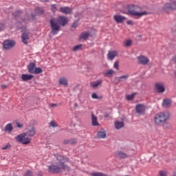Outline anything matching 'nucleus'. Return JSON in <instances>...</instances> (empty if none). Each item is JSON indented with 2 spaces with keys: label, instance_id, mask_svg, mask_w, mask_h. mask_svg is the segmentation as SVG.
<instances>
[{
  "label": "nucleus",
  "instance_id": "nucleus-3",
  "mask_svg": "<svg viewBox=\"0 0 176 176\" xmlns=\"http://www.w3.org/2000/svg\"><path fill=\"white\" fill-rule=\"evenodd\" d=\"M126 10H128V13H129L131 16H134L138 19H140V17H142V16L148 14V12L146 11L140 12H141V7H140V6L134 4L128 5L126 6Z\"/></svg>",
  "mask_w": 176,
  "mask_h": 176
},
{
  "label": "nucleus",
  "instance_id": "nucleus-34",
  "mask_svg": "<svg viewBox=\"0 0 176 176\" xmlns=\"http://www.w3.org/2000/svg\"><path fill=\"white\" fill-rule=\"evenodd\" d=\"M113 74H115V71H113V69H109L104 74V76H109V75H113Z\"/></svg>",
  "mask_w": 176,
  "mask_h": 176
},
{
  "label": "nucleus",
  "instance_id": "nucleus-40",
  "mask_svg": "<svg viewBox=\"0 0 176 176\" xmlns=\"http://www.w3.org/2000/svg\"><path fill=\"white\" fill-rule=\"evenodd\" d=\"M50 126H51V127H58V125L54 121H51Z\"/></svg>",
  "mask_w": 176,
  "mask_h": 176
},
{
  "label": "nucleus",
  "instance_id": "nucleus-20",
  "mask_svg": "<svg viewBox=\"0 0 176 176\" xmlns=\"http://www.w3.org/2000/svg\"><path fill=\"white\" fill-rule=\"evenodd\" d=\"M116 56H118V52L116 51L109 52L108 54V58L109 60H113Z\"/></svg>",
  "mask_w": 176,
  "mask_h": 176
},
{
  "label": "nucleus",
  "instance_id": "nucleus-4",
  "mask_svg": "<svg viewBox=\"0 0 176 176\" xmlns=\"http://www.w3.org/2000/svg\"><path fill=\"white\" fill-rule=\"evenodd\" d=\"M61 170H69V167L62 162H58L57 165H51L48 167L49 173H52L53 174H58V173H61Z\"/></svg>",
  "mask_w": 176,
  "mask_h": 176
},
{
  "label": "nucleus",
  "instance_id": "nucleus-22",
  "mask_svg": "<svg viewBox=\"0 0 176 176\" xmlns=\"http://www.w3.org/2000/svg\"><path fill=\"white\" fill-rule=\"evenodd\" d=\"M89 36H90V33H89V32H82L80 35L79 38H80V39H83L84 41H86V39L89 38Z\"/></svg>",
  "mask_w": 176,
  "mask_h": 176
},
{
  "label": "nucleus",
  "instance_id": "nucleus-24",
  "mask_svg": "<svg viewBox=\"0 0 176 176\" xmlns=\"http://www.w3.org/2000/svg\"><path fill=\"white\" fill-rule=\"evenodd\" d=\"M115 126L117 130L122 129V127H124V122L117 121L115 122Z\"/></svg>",
  "mask_w": 176,
  "mask_h": 176
},
{
  "label": "nucleus",
  "instance_id": "nucleus-6",
  "mask_svg": "<svg viewBox=\"0 0 176 176\" xmlns=\"http://www.w3.org/2000/svg\"><path fill=\"white\" fill-rule=\"evenodd\" d=\"M16 46V41L13 40H5L3 43V47L5 50L13 49Z\"/></svg>",
  "mask_w": 176,
  "mask_h": 176
},
{
  "label": "nucleus",
  "instance_id": "nucleus-38",
  "mask_svg": "<svg viewBox=\"0 0 176 176\" xmlns=\"http://www.w3.org/2000/svg\"><path fill=\"white\" fill-rule=\"evenodd\" d=\"M51 9L53 13H56V12H57V7L56 6V4H52L51 6Z\"/></svg>",
  "mask_w": 176,
  "mask_h": 176
},
{
  "label": "nucleus",
  "instance_id": "nucleus-43",
  "mask_svg": "<svg viewBox=\"0 0 176 176\" xmlns=\"http://www.w3.org/2000/svg\"><path fill=\"white\" fill-rule=\"evenodd\" d=\"M27 21H30V18L27 16L25 18L23 19L21 23H27Z\"/></svg>",
  "mask_w": 176,
  "mask_h": 176
},
{
  "label": "nucleus",
  "instance_id": "nucleus-55",
  "mask_svg": "<svg viewBox=\"0 0 176 176\" xmlns=\"http://www.w3.org/2000/svg\"><path fill=\"white\" fill-rule=\"evenodd\" d=\"M31 16H32V19L34 20V19H35V15L31 14Z\"/></svg>",
  "mask_w": 176,
  "mask_h": 176
},
{
  "label": "nucleus",
  "instance_id": "nucleus-48",
  "mask_svg": "<svg viewBox=\"0 0 176 176\" xmlns=\"http://www.w3.org/2000/svg\"><path fill=\"white\" fill-rule=\"evenodd\" d=\"M23 124H20L19 122H16V127H18L19 129H23Z\"/></svg>",
  "mask_w": 176,
  "mask_h": 176
},
{
  "label": "nucleus",
  "instance_id": "nucleus-30",
  "mask_svg": "<svg viewBox=\"0 0 176 176\" xmlns=\"http://www.w3.org/2000/svg\"><path fill=\"white\" fill-rule=\"evenodd\" d=\"M82 46H83V45H82V44L77 45H76L73 47L72 51L73 52H78V50H81Z\"/></svg>",
  "mask_w": 176,
  "mask_h": 176
},
{
  "label": "nucleus",
  "instance_id": "nucleus-12",
  "mask_svg": "<svg viewBox=\"0 0 176 176\" xmlns=\"http://www.w3.org/2000/svg\"><path fill=\"white\" fill-rule=\"evenodd\" d=\"M21 41L24 45H28V41H30V33L23 32L21 35Z\"/></svg>",
  "mask_w": 176,
  "mask_h": 176
},
{
  "label": "nucleus",
  "instance_id": "nucleus-16",
  "mask_svg": "<svg viewBox=\"0 0 176 176\" xmlns=\"http://www.w3.org/2000/svg\"><path fill=\"white\" fill-rule=\"evenodd\" d=\"M36 67V64H35L32 62L29 63V65L28 66V72L30 74H34Z\"/></svg>",
  "mask_w": 176,
  "mask_h": 176
},
{
  "label": "nucleus",
  "instance_id": "nucleus-18",
  "mask_svg": "<svg viewBox=\"0 0 176 176\" xmlns=\"http://www.w3.org/2000/svg\"><path fill=\"white\" fill-rule=\"evenodd\" d=\"M35 133V128L32 127L30 129L28 130L26 133H23V134H26V135H28L29 137H34Z\"/></svg>",
  "mask_w": 176,
  "mask_h": 176
},
{
  "label": "nucleus",
  "instance_id": "nucleus-44",
  "mask_svg": "<svg viewBox=\"0 0 176 176\" xmlns=\"http://www.w3.org/2000/svg\"><path fill=\"white\" fill-rule=\"evenodd\" d=\"M114 68H116V69H117V70L119 69V62L118 61H116L114 63Z\"/></svg>",
  "mask_w": 176,
  "mask_h": 176
},
{
  "label": "nucleus",
  "instance_id": "nucleus-13",
  "mask_svg": "<svg viewBox=\"0 0 176 176\" xmlns=\"http://www.w3.org/2000/svg\"><path fill=\"white\" fill-rule=\"evenodd\" d=\"M113 19L118 24H120V23H123V21H124V20H126V17H124L122 15H115L113 16Z\"/></svg>",
  "mask_w": 176,
  "mask_h": 176
},
{
  "label": "nucleus",
  "instance_id": "nucleus-56",
  "mask_svg": "<svg viewBox=\"0 0 176 176\" xmlns=\"http://www.w3.org/2000/svg\"><path fill=\"white\" fill-rule=\"evenodd\" d=\"M74 107H78V104H77V103H75V104H74Z\"/></svg>",
  "mask_w": 176,
  "mask_h": 176
},
{
  "label": "nucleus",
  "instance_id": "nucleus-14",
  "mask_svg": "<svg viewBox=\"0 0 176 176\" xmlns=\"http://www.w3.org/2000/svg\"><path fill=\"white\" fill-rule=\"evenodd\" d=\"M21 79L23 82H28V80H32L34 76L31 74H22Z\"/></svg>",
  "mask_w": 176,
  "mask_h": 176
},
{
  "label": "nucleus",
  "instance_id": "nucleus-25",
  "mask_svg": "<svg viewBox=\"0 0 176 176\" xmlns=\"http://www.w3.org/2000/svg\"><path fill=\"white\" fill-rule=\"evenodd\" d=\"M171 105V100L168 98L164 99L162 102V107H170Z\"/></svg>",
  "mask_w": 176,
  "mask_h": 176
},
{
  "label": "nucleus",
  "instance_id": "nucleus-52",
  "mask_svg": "<svg viewBox=\"0 0 176 176\" xmlns=\"http://www.w3.org/2000/svg\"><path fill=\"white\" fill-rule=\"evenodd\" d=\"M7 86L6 85H1V89H6Z\"/></svg>",
  "mask_w": 176,
  "mask_h": 176
},
{
  "label": "nucleus",
  "instance_id": "nucleus-1",
  "mask_svg": "<svg viewBox=\"0 0 176 176\" xmlns=\"http://www.w3.org/2000/svg\"><path fill=\"white\" fill-rule=\"evenodd\" d=\"M69 20L64 16H59L57 18H52L50 20L52 35H57L61 30V27H65Z\"/></svg>",
  "mask_w": 176,
  "mask_h": 176
},
{
  "label": "nucleus",
  "instance_id": "nucleus-51",
  "mask_svg": "<svg viewBox=\"0 0 176 176\" xmlns=\"http://www.w3.org/2000/svg\"><path fill=\"white\" fill-rule=\"evenodd\" d=\"M104 118H109V114L108 113H104Z\"/></svg>",
  "mask_w": 176,
  "mask_h": 176
},
{
  "label": "nucleus",
  "instance_id": "nucleus-29",
  "mask_svg": "<svg viewBox=\"0 0 176 176\" xmlns=\"http://www.w3.org/2000/svg\"><path fill=\"white\" fill-rule=\"evenodd\" d=\"M21 11H16V12L12 13V16L16 20H19V17H21Z\"/></svg>",
  "mask_w": 176,
  "mask_h": 176
},
{
  "label": "nucleus",
  "instance_id": "nucleus-57",
  "mask_svg": "<svg viewBox=\"0 0 176 176\" xmlns=\"http://www.w3.org/2000/svg\"><path fill=\"white\" fill-rule=\"evenodd\" d=\"M173 176H176V173H174V174H173Z\"/></svg>",
  "mask_w": 176,
  "mask_h": 176
},
{
  "label": "nucleus",
  "instance_id": "nucleus-54",
  "mask_svg": "<svg viewBox=\"0 0 176 176\" xmlns=\"http://www.w3.org/2000/svg\"><path fill=\"white\" fill-rule=\"evenodd\" d=\"M41 2H49V0H40Z\"/></svg>",
  "mask_w": 176,
  "mask_h": 176
},
{
  "label": "nucleus",
  "instance_id": "nucleus-7",
  "mask_svg": "<svg viewBox=\"0 0 176 176\" xmlns=\"http://www.w3.org/2000/svg\"><path fill=\"white\" fill-rule=\"evenodd\" d=\"M135 109L136 111V113H139V115H145L146 107L143 104H136Z\"/></svg>",
  "mask_w": 176,
  "mask_h": 176
},
{
  "label": "nucleus",
  "instance_id": "nucleus-31",
  "mask_svg": "<svg viewBox=\"0 0 176 176\" xmlns=\"http://www.w3.org/2000/svg\"><path fill=\"white\" fill-rule=\"evenodd\" d=\"M91 176H108L107 174L102 173L101 172L92 173H91Z\"/></svg>",
  "mask_w": 176,
  "mask_h": 176
},
{
  "label": "nucleus",
  "instance_id": "nucleus-26",
  "mask_svg": "<svg viewBox=\"0 0 176 176\" xmlns=\"http://www.w3.org/2000/svg\"><path fill=\"white\" fill-rule=\"evenodd\" d=\"M59 83L60 85H63V86H68V80H67V78L65 77H62L59 79Z\"/></svg>",
  "mask_w": 176,
  "mask_h": 176
},
{
  "label": "nucleus",
  "instance_id": "nucleus-23",
  "mask_svg": "<svg viewBox=\"0 0 176 176\" xmlns=\"http://www.w3.org/2000/svg\"><path fill=\"white\" fill-rule=\"evenodd\" d=\"M101 83H102V80H98L97 81H94L91 82V87H98V86H100V85H101Z\"/></svg>",
  "mask_w": 176,
  "mask_h": 176
},
{
  "label": "nucleus",
  "instance_id": "nucleus-17",
  "mask_svg": "<svg viewBox=\"0 0 176 176\" xmlns=\"http://www.w3.org/2000/svg\"><path fill=\"white\" fill-rule=\"evenodd\" d=\"M115 156H116V157H118L119 159H126V157H127V154L122 151H116L115 153Z\"/></svg>",
  "mask_w": 176,
  "mask_h": 176
},
{
  "label": "nucleus",
  "instance_id": "nucleus-47",
  "mask_svg": "<svg viewBox=\"0 0 176 176\" xmlns=\"http://www.w3.org/2000/svg\"><path fill=\"white\" fill-rule=\"evenodd\" d=\"M76 27H78V22H74V23L72 25V28H76Z\"/></svg>",
  "mask_w": 176,
  "mask_h": 176
},
{
  "label": "nucleus",
  "instance_id": "nucleus-5",
  "mask_svg": "<svg viewBox=\"0 0 176 176\" xmlns=\"http://www.w3.org/2000/svg\"><path fill=\"white\" fill-rule=\"evenodd\" d=\"M27 133H21L18 135L15 140L17 142H20L21 144H23V145H28V144H31V138H26Z\"/></svg>",
  "mask_w": 176,
  "mask_h": 176
},
{
  "label": "nucleus",
  "instance_id": "nucleus-49",
  "mask_svg": "<svg viewBox=\"0 0 176 176\" xmlns=\"http://www.w3.org/2000/svg\"><path fill=\"white\" fill-rule=\"evenodd\" d=\"M50 107H52V108H56V107H57V104L52 103Z\"/></svg>",
  "mask_w": 176,
  "mask_h": 176
},
{
  "label": "nucleus",
  "instance_id": "nucleus-10",
  "mask_svg": "<svg viewBox=\"0 0 176 176\" xmlns=\"http://www.w3.org/2000/svg\"><path fill=\"white\" fill-rule=\"evenodd\" d=\"M155 86L157 93H164V91H166V88H164L163 83L157 82Z\"/></svg>",
  "mask_w": 176,
  "mask_h": 176
},
{
  "label": "nucleus",
  "instance_id": "nucleus-46",
  "mask_svg": "<svg viewBox=\"0 0 176 176\" xmlns=\"http://www.w3.org/2000/svg\"><path fill=\"white\" fill-rule=\"evenodd\" d=\"M126 24H128L129 25H133L134 22H133V21L131 20H129V21H127Z\"/></svg>",
  "mask_w": 176,
  "mask_h": 176
},
{
  "label": "nucleus",
  "instance_id": "nucleus-33",
  "mask_svg": "<svg viewBox=\"0 0 176 176\" xmlns=\"http://www.w3.org/2000/svg\"><path fill=\"white\" fill-rule=\"evenodd\" d=\"M91 98L94 100H102V96H97V94H96V93H93L91 94Z\"/></svg>",
  "mask_w": 176,
  "mask_h": 176
},
{
  "label": "nucleus",
  "instance_id": "nucleus-32",
  "mask_svg": "<svg viewBox=\"0 0 176 176\" xmlns=\"http://www.w3.org/2000/svg\"><path fill=\"white\" fill-rule=\"evenodd\" d=\"M43 72V70L41 67H36L34 69V72H33V74H35L36 75H38L39 74H42Z\"/></svg>",
  "mask_w": 176,
  "mask_h": 176
},
{
  "label": "nucleus",
  "instance_id": "nucleus-8",
  "mask_svg": "<svg viewBox=\"0 0 176 176\" xmlns=\"http://www.w3.org/2000/svg\"><path fill=\"white\" fill-rule=\"evenodd\" d=\"M176 10V1L172 3H167L164 4L163 10L167 12V10Z\"/></svg>",
  "mask_w": 176,
  "mask_h": 176
},
{
  "label": "nucleus",
  "instance_id": "nucleus-45",
  "mask_svg": "<svg viewBox=\"0 0 176 176\" xmlns=\"http://www.w3.org/2000/svg\"><path fill=\"white\" fill-rule=\"evenodd\" d=\"M5 29V25L3 23H0V32L3 31Z\"/></svg>",
  "mask_w": 176,
  "mask_h": 176
},
{
  "label": "nucleus",
  "instance_id": "nucleus-39",
  "mask_svg": "<svg viewBox=\"0 0 176 176\" xmlns=\"http://www.w3.org/2000/svg\"><path fill=\"white\" fill-rule=\"evenodd\" d=\"M36 12L38 14H42L43 13V9H42L41 8H36Z\"/></svg>",
  "mask_w": 176,
  "mask_h": 176
},
{
  "label": "nucleus",
  "instance_id": "nucleus-9",
  "mask_svg": "<svg viewBox=\"0 0 176 176\" xmlns=\"http://www.w3.org/2000/svg\"><path fill=\"white\" fill-rule=\"evenodd\" d=\"M138 63L141 65H147L149 63V59L146 56L142 55L138 57Z\"/></svg>",
  "mask_w": 176,
  "mask_h": 176
},
{
  "label": "nucleus",
  "instance_id": "nucleus-11",
  "mask_svg": "<svg viewBox=\"0 0 176 176\" xmlns=\"http://www.w3.org/2000/svg\"><path fill=\"white\" fill-rule=\"evenodd\" d=\"M59 12L63 13V14H71L72 13V9L68 6L60 7L59 8Z\"/></svg>",
  "mask_w": 176,
  "mask_h": 176
},
{
  "label": "nucleus",
  "instance_id": "nucleus-15",
  "mask_svg": "<svg viewBox=\"0 0 176 176\" xmlns=\"http://www.w3.org/2000/svg\"><path fill=\"white\" fill-rule=\"evenodd\" d=\"M63 144L65 145H67L68 144H70L71 145H76V144H78V140H76V138H72L70 140H65L63 141Z\"/></svg>",
  "mask_w": 176,
  "mask_h": 176
},
{
  "label": "nucleus",
  "instance_id": "nucleus-19",
  "mask_svg": "<svg viewBox=\"0 0 176 176\" xmlns=\"http://www.w3.org/2000/svg\"><path fill=\"white\" fill-rule=\"evenodd\" d=\"M97 137L98 138H105V137H107V133H105V131H104V129H102L98 131Z\"/></svg>",
  "mask_w": 176,
  "mask_h": 176
},
{
  "label": "nucleus",
  "instance_id": "nucleus-35",
  "mask_svg": "<svg viewBox=\"0 0 176 176\" xmlns=\"http://www.w3.org/2000/svg\"><path fill=\"white\" fill-rule=\"evenodd\" d=\"M135 97V94H132L131 95H128L126 96V100L129 101H132V100H134V98Z\"/></svg>",
  "mask_w": 176,
  "mask_h": 176
},
{
  "label": "nucleus",
  "instance_id": "nucleus-53",
  "mask_svg": "<svg viewBox=\"0 0 176 176\" xmlns=\"http://www.w3.org/2000/svg\"><path fill=\"white\" fill-rule=\"evenodd\" d=\"M37 175H38V176H42V172H38V173H37Z\"/></svg>",
  "mask_w": 176,
  "mask_h": 176
},
{
  "label": "nucleus",
  "instance_id": "nucleus-28",
  "mask_svg": "<svg viewBox=\"0 0 176 176\" xmlns=\"http://www.w3.org/2000/svg\"><path fill=\"white\" fill-rule=\"evenodd\" d=\"M91 123L92 126H98V122L97 121V117L94 114L91 115Z\"/></svg>",
  "mask_w": 176,
  "mask_h": 176
},
{
  "label": "nucleus",
  "instance_id": "nucleus-21",
  "mask_svg": "<svg viewBox=\"0 0 176 176\" xmlns=\"http://www.w3.org/2000/svg\"><path fill=\"white\" fill-rule=\"evenodd\" d=\"M4 131H6V133H12V131H13V126L12 124H8L4 128Z\"/></svg>",
  "mask_w": 176,
  "mask_h": 176
},
{
  "label": "nucleus",
  "instance_id": "nucleus-27",
  "mask_svg": "<svg viewBox=\"0 0 176 176\" xmlns=\"http://www.w3.org/2000/svg\"><path fill=\"white\" fill-rule=\"evenodd\" d=\"M129 76H130V75H129V74L121 76L118 78V80L119 82L126 81V79H129Z\"/></svg>",
  "mask_w": 176,
  "mask_h": 176
},
{
  "label": "nucleus",
  "instance_id": "nucleus-2",
  "mask_svg": "<svg viewBox=\"0 0 176 176\" xmlns=\"http://www.w3.org/2000/svg\"><path fill=\"white\" fill-rule=\"evenodd\" d=\"M170 118V116L168 111L157 113L154 116V124L155 126H162L164 130H170L171 129V124L168 122Z\"/></svg>",
  "mask_w": 176,
  "mask_h": 176
},
{
  "label": "nucleus",
  "instance_id": "nucleus-36",
  "mask_svg": "<svg viewBox=\"0 0 176 176\" xmlns=\"http://www.w3.org/2000/svg\"><path fill=\"white\" fill-rule=\"evenodd\" d=\"M10 148H12V144L8 143L5 146L2 147L1 149L3 151H8V149H10Z\"/></svg>",
  "mask_w": 176,
  "mask_h": 176
},
{
  "label": "nucleus",
  "instance_id": "nucleus-37",
  "mask_svg": "<svg viewBox=\"0 0 176 176\" xmlns=\"http://www.w3.org/2000/svg\"><path fill=\"white\" fill-rule=\"evenodd\" d=\"M131 40H126L124 42V45L126 47H129V46H131Z\"/></svg>",
  "mask_w": 176,
  "mask_h": 176
},
{
  "label": "nucleus",
  "instance_id": "nucleus-50",
  "mask_svg": "<svg viewBox=\"0 0 176 176\" xmlns=\"http://www.w3.org/2000/svg\"><path fill=\"white\" fill-rule=\"evenodd\" d=\"M173 61L176 64V56L173 58Z\"/></svg>",
  "mask_w": 176,
  "mask_h": 176
},
{
  "label": "nucleus",
  "instance_id": "nucleus-42",
  "mask_svg": "<svg viewBox=\"0 0 176 176\" xmlns=\"http://www.w3.org/2000/svg\"><path fill=\"white\" fill-rule=\"evenodd\" d=\"M159 175L160 176H167V172L161 170L159 172Z\"/></svg>",
  "mask_w": 176,
  "mask_h": 176
},
{
  "label": "nucleus",
  "instance_id": "nucleus-41",
  "mask_svg": "<svg viewBox=\"0 0 176 176\" xmlns=\"http://www.w3.org/2000/svg\"><path fill=\"white\" fill-rule=\"evenodd\" d=\"M24 176H34L32 175V171H31L30 170H28L25 172Z\"/></svg>",
  "mask_w": 176,
  "mask_h": 176
}]
</instances>
